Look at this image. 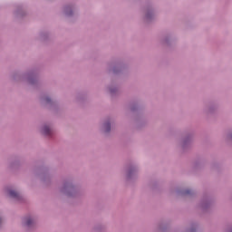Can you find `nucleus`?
<instances>
[{
  "label": "nucleus",
  "instance_id": "nucleus-2",
  "mask_svg": "<svg viewBox=\"0 0 232 232\" xmlns=\"http://www.w3.org/2000/svg\"><path fill=\"white\" fill-rule=\"evenodd\" d=\"M9 195H10V197H12L13 198H19V193H18L17 191L10 190V191H9Z\"/></svg>",
  "mask_w": 232,
  "mask_h": 232
},
{
  "label": "nucleus",
  "instance_id": "nucleus-3",
  "mask_svg": "<svg viewBox=\"0 0 232 232\" xmlns=\"http://www.w3.org/2000/svg\"><path fill=\"white\" fill-rule=\"evenodd\" d=\"M32 224H34V219L32 218H27L25 221V226H27L28 227H30V226H32Z\"/></svg>",
  "mask_w": 232,
  "mask_h": 232
},
{
  "label": "nucleus",
  "instance_id": "nucleus-5",
  "mask_svg": "<svg viewBox=\"0 0 232 232\" xmlns=\"http://www.w3.org/2000/svg\"><path fill=\"white\" fill-rule=\"evenodd\" d=\"M1 222H2V219L0 218V224H1Z\"/></svg>",
  "mask_w": 232,
  "mask_h": 232
},
{
  "label": "nucleus",
  "instance_id": "nucleus-4",
  "mask_svg": "<svg viewBox=\"0 0 232 232\" xmlns=\"http://www.w3.org/2000/svg\"><path fill=\"white\" fill-rule=\"evenodd\" d=\"M104 130L106 132H108V131H110V130H111V126L110 125V123L104 124Z\"/></svg>",
  "mask_w": 232,
  "mask_h": 232
},
{
  "label": "nucleus",
  "instance_id": "nucleus-1",
  "mask_svg": "<svg viewBox=\"0 0 232 232\" xmlns=\"http://www.w3.org/2000/svg\"><path fill=\"white\" fill-rule=\"evenodd\" d=\"M52 133V130L48 126H44L43 128V134L44 135H50Z\"/></svg>",
  "mask_w": 232,
  "mask_h": 232
}]
</instances>
